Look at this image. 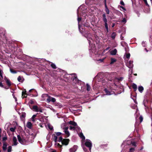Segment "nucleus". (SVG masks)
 I'll return each mask as SVG.
<instances>
[{"instance_id": "a211bd4d", "label": "nucleus", "mask_w": 152, "mask_h": 152, "mask_svg": "<svg viewBox=\"0 0 152 152\" xmlns=\"http://www.w3.org/2000/svg\"><path fill=\"white\" fill-rule=\"evenodd\" d=\"M103 20L104 22V24L107 23V20L106 18V15L105 14H104L103 15Z\"/></svg>"}, {"instance_id": "f8f14e48", "label": "nucleus", "mask_w": 152, "mask_h": 152, "mask_svg": "<svg viewBox=\"0 0 152 152\" xmlns=\"http://www.w3.org/2000/svg\"><path fill=\"white\" fill-rule=\"evenodd\" d=\"M77 147L76 145H74L72 148L70 149V152H75L77 150Z\"/></svg>"}, {"instance_id": "7c9ffc66", "label": "nucleus", "mask_w": 152, "mask_h": 152, "mask_svg": "<svg viewBox=\"0 0 152 152\" xmlns=\"http://www.w3.org/2000/svg\"><path fill=\"white\" fill-rule=\"evenodd\" d=\"M105 27L107 32H109L108 27V26L107 23L104 24Z\"/></svg>"}, {"instance_id": "69168bd1", "label": "nucleus", "mask_w": 152, "mask_h": 152, "mask_svg": "<svg viewBox=\"0 0 152 152\" xmlns=\"http://www.w3.org/2000/svg\"><path fill=\"white\" fill-rule=\"evenodd\" d=\"M121 7L122 9L123 10H126V9L123 7Z\"/></svg>"}, {"instance_id": "603ef678", "label": "nucleus", "mask_w": 152, "mask_h": 152, "mask_svg": "<svg viewBox=\"0 0 152 152\" xmlns=\"http://www.w3.org/2000/svg\"><path fill=\"white\" fill-rule=\"evenodd\" d=\"M61 134V133L60 132H57L56 133V135L57 136H59Z\"/></svg>"}, {"instance_id": "37998d69", "label": "nucleus", "mask_w": 152, "mask_h": 152, "mask_svg": "<svg viewBox=\"0 0 152 152\" xmlns=\"http://www.w3.org/2000/svg\"><path fill=\"white\" fill-rule=\"evenodd\" d=\"M105 58H104L102 59H99L98 60H97V61H100L101 62H102L105 59Z\"/></svg>"}, {"instance_id": "7ed1b4c3", "label": "nucleus", "mask_w": 152, "mask_h": 152, "mask_svg": "<svg viewBox=\"0 0 152 152\" xmlns=\"http://www.w3.org/2000/svg\"><path fill=\"white\" fill-rule=\"evenodd\" d=\"M69 140L68 139H63L62 137H60L58 140V142H61L62 144L66 145H68Z\"/></svg>"}, {"instance_id": "b1692460", "label": "nucleus", "mask_w": 152, "mask_h": 152, "mask_svg": "<svg viewBox=\"0 0 152 152\" xmlns=\"http://www.w3.org/2000/svg\"><path fill=\"white\" fill-rule=\"evenodd\" d=\"M116 36V33L114 32H113L112 34L111 37L113 39H114L115 38Z\"/></svg>"}, {"instance_id": "0eeeda50", "label": "nucleus", "mask_w": 152, "mask_h": 152, "mask_svg": "<svg viewBox=\"0 0 152 152\" xmlns=\"http://www.w3.org/2000/svg\"><path fill=\"white\" fill-rule=\"evenodd\" d=\"M104 91L105 93H106V95H110L113 94L111 89L109 88H105Z\"/></svg>"}, {"instance_id": "6e6d98bb", "label": "nucleus", "mask_w": 152, "mask_h": 152, "mask_svg": "<svg viewBox=\"0 0 152 152\" xmlns=\"http://www.w3.org/2000/svg\"><path fill=\"white\" fill-rule=\"evenodd\" d=\"M44 125L43 124L40 123L39 124V126L41 127H43Z\"/></svg>"}, {"instance_id": "f3484780", "label": "nucleus", "mask_w": 152, "mask_h": 152, "mask_svg": "<svg viewBox=\"0 0 152 152\" xmlns=\"http://www.w3.org/2000/svg\"><path fill=\"white\" fill-rule=\"evenodd\" d=\"M37 115H34L32 116V117L31 118V121L33 122H34L35 121H37V120H38V119H36L35 118V117L37 116Z\"/></svg>"}, {"instance_id": "052dcab7", "label": "nucleus", "mask_w": 152, "mask_h": 152, "mask_svg": "<svg viewBox=\"0 0 152 152\" xmlns=\"http://www.w3.org/2000/svg\"><path fill=\"white\" fill-rule=\"evenodd\" d=\"M109 48V47L107 48V49H105L103 51V53H104L105 52V50H108Z\"/></svg>"}, {"instance_id": "c756f323", "label": "nucleus", "mask_w": 152, "mask_h": 152, "mask_svg": "<svg viewBox=\"0 0 152 152\" xmlns=\"http://www.w3.org/2000/svg\"><path fill=\"white\" fill-rule=\"evenodd\" d=\"M6 82L7 84V85L9 86H11V83L10 82V81L8 79V80H7V81H6Z\"/></svg>"}, {"instance_id": "2f4dec72", "label": "nucleus", "mask_w": 152, "mask_h": 152, "mask_svg": "<svg viewBox=\"0 0 152 152\" xmlns=\"http://www.w3.org/2000/svg\"><path fill=\"white\" fill-rule=\"evenodd\" d=\"M10 71L11 73L13 74H16L17 73V72L16 71H14L13 69H10Z\"/></svg>"}, {"instance_id": "412c9836", "label": "nucleus", "mask_w": 152, "mask_h": 152, "mask_svg": "<svg viewBox=\"0 0 152 152\" xmlns=\"http://www.w3.org/2000/svg\"><path fill=\"white\" fill-rule=\"evenodd\" d=\"M69 124H71L74 126H77V123L75 122L70 121L69 122Z\"/></svg>"}, {"instance_id": "680f3d73", "label": "nucleus", "mask_w": 152, "mask_h": 152, "mask_svg": "<svg viewBox=\"0 0 152 152\" xmlns=\"http://www.w3.org/2000/svg\"><path fill=\"white\" fill-rule=\"evenodd\" d=\"M105 9L108 8V7H107V6L106 3V0H105Z\"/></svg>"}, {"instance_id": "ea45409f", "label": "nucleus", "mask_w": 152, "mask_h": 152, "mask_svg": "<svg viewBox=\"0 0 152 152\" xmlns=\"http://www.w3.org/2000/svg\"><path fill=\"white\" fill-rule=\"evenodd\" d=\"M105 11L107 14H109L110 13V11L108 8L105 9Z\"/></svg>"}, {"instance_id": "aec40b11", "label": "nucleus", "mask_w": 152, "mask_h": 152, "mask_svg": "<svg viewBox=\"0 0 152 152\" xmlns=\"http://www.w3.org/2000/svg\"><path fill=\"white\" fill-rule=\"evenodd\" d=\"M132 87L134 89V91H136L137 89V85L135 83H133L132 85Z\"/></svg>"}, {"instance_id": "bf43d9fd", "label": "nucleus", "mask_w": 152, "mask_h": 152, "mask_svg": "<svg viewBox=\"0 0 152 152\" xmlns=\"http://www.w3.org/2000/svg\"><path fill=\"white\" fill-rule=\"evenodd\" d=\"M50 152H56V151L55 150H52Z\"/></svg>"}, {"instance_id": "4c0bfd02", "label": "nucleus", "mask_w": 152, "mask_h": 152, "mask_svg": "<svg viewBox=\"0 0 152 152\" xmlns=\"http://www.w3.org/2000/svg\"><path fill=\"white\" fill-rule=\"evenodd\" d=\"M57 139L58 137L56 136H55L54 137L53 139L55 142H56L57 141H58V140H57Z\"/></svg>"}, {"instance_id": "8fccbe9b", "label": "nucleus", "mask_w": 152, "mask_h": 152, "mask_svg": "<svg viewBox=\"0 0 152 152\" xmlns=\"http://www.w3.org/2000/svg\"><path fill=\"white\" fill-rule=\"evenodd\" d=\"M142 44L143 47H145L146 46V44L145 42H142Z\"/></svg>"}, {"instance_id": "cd10ccee", "label": "nucleus", "mask_w": 152, "mask_h": 152, "mask_svg": "<svg viewBox=\"0 0 152 152\" xmlns=\"http://www.w3.org/2000/svg\"><path fill=\"white\" fill-rule=\"evenodd\" d=\"M86 86H87V90L88 91H90V86H89V85L87 83L86 84Z\"/></svg>"}, {"instance_id": "393cba45", "label": "nucleus", "mask_w": 152, "mask_h": 152, "mask_svg": "<svg viewBox=\"0 0 152 152\" xmlns=\"http://www.w3.org/2000/svg\"><path fill=\"white\" fill-rule=\"evenodd\" d=\"M116 59L114 58H111V62H110V64H113L114 63L116 62Z\"/></svg>"}, {"instance_id": "dca6fc26", "label": "nucleus", "mask_w": 152, "mask_h": 152, "mask_svg": "<svg viewBox=\"0 0 152 152\" xmlns=\"http://www.w3.org/2000/svg\"><path fill=\"white\" fill-rule=\"evenodd\" d=\"M43 96H48V98L47 99V101L48 102H49L51 101L50 97L48 96L47 94H44L42 95V97Z\"/></svg>"}, {"instance_id": "79ce46f5", "label": "nucleus", "mask_w": 152, "mask_h": 152, "mask_svg": "<svg viewBox=\"0 0 152 152\" xmlns=\"http://www.w3.org/2000/svg\"><path fill=\"white\" fill-rule=\"evenodd\" d=\"M131 144L133 146H134L135 147L136 146V142H131Z\"/></svg>"}, {"instance_id": "20e7f679", "label": "nucleus", "mask_w": 152, "mask_h": 152, "mask_svg": "<svg viewBox=\"0 0 152 152\" xmlns=\"http://www.w3.org/2000/svg\"><path fill=\"white\" fill-rule=\"evenodd\" d=\"M85 145L86 147L89 148V150L91 151L92 146V143L91 140H86Z\"/></svg>"}, {"instance_id": "c9c22d12", "label": "nucleus", "mask_w": 152, "mask_h": 152, "mask_svg": "<svg viewBox=\"0 0 152 152\" xmlns=\"http://www.w3.org/2000/svg\"><path fill=\"white\" fill-rule=\"evenodd\" d=\"M26 91H25V92L23 91L22 92V96H23V98H25V97H26L25 96H24V95H26V94H26Z\"/></svg>"}, {"instance_id": "e2e57ef3", "label": "nucleus", "mask_w": 152, "mask_h": 152, "mask_svg": "<svg viewBox=\"0 0 152 152\" xmlns=\"http://www.w3.org/2000/svg\"><path fill=\"white\" fill-rule=\"evenodd\" d=\"M4 80L6 81H7V80H8V79L6 76H5L4 77Z\"/></svg>"}, {"instance_id": "5701e85b", "label": "nucleus", "mask_w": 152, "mask_h": 152, "mask_svg": "<svg viewBox=\"0 0 152 152\" xmlns=\"http://www.w3.org/2000/svg\"><path fill=\"white\" fill-rule=\"evenodd\" d=\"M26 126L28 128L31 129L32 126V124L30 122H28L27 123Z\"/></svg>"}, {"instance_id": "c03bdc74", "label": "nucleus", "mask_w": 152, "mask_h": 152, "mask_svg": "<svg viewBox=\"0 0 152 152\" xmlns=\"http://www.w3.org/2000/svg\"><path fill=\"white\" fill-rule=\"evenodd\" d=\"M75 127L74 126H70L69 129L70 130H74L75 129Z\"/></svg>"}, {"instance_id": "09e8293b", "label": "nucleus", "mask_w": 152, "mask_h": 152, "mask_svg": "<svg viewBox=\"0 0 152 152\" xmlns=\"http://www.w3.org/2000/svg\"><path fill=\"white\" fill-rule=\"evenodd\" d=\"M129 74H130V75L132 74V73L133 72H132V69H130L129 70Z\"/></svg>"}, {"instance_id": "1a4fd4ad", "label": "nucleus", "mask_w": 152, "mask_h": 152, "mask_svg": "<svg viewBox=\"0 0 152 152\" xmlns=\"http://www.w3.org/2000/svg\"><path fill=\"white\" fill-rule=\"evenodd\" d=\"M47 117H43L42 118H41L39 119V121H40L41 122H42L44 124H45L47 122H48V119H47Z\"/></svg>"}, {"instance_id": "338daca9", "label": "nucleus", "mask_w": 152, "mask_h": 152, "mask_svg": "<svg viewBox=\"0 0 152 152\" xmlns=\"http://www.w3.org/2000/svg\"><path fill=\"white\" fill-rule=\"evenodd\" d=\"M11 92L12 93V94H14V90L12 89V90L11 91Z\"/></svg>"}, {"instance_id": "f704fd0d", "label": "nucleus", "mask_w": 152, "mask_h": 152, "mask_svg": "<svg viewBox=\"0 0 152 152\" xmlns=\"http://www.w3.org/2000/svg\"><path fill=\"white\" fill-rule=\"evenodd\" d=\"M87 39L89 41V44L90 45V46L91 45V44H92V41H91L92 40V39H91L90 40V38H87Z\"/></svg>"}, {"instance_id": "e433bc0d", "label": "nucleus", "mask_w": 152, "mask_h": 152, "mask_svg": "<svg viewBox=\"0 0 152 152\" xmlns=\"http://www.w3.org/2000/svg\"><path fill=\"white\" fill-rule=\"evenodd\" d=\"M130 56V54L129 53L126 54V57L127 58L129 59Z\"/></svg>"}, {"instance_id": "bb28decb", "label": "nucleus", "mask_w": 152, "mask_h": 152, "mask_svg": "<svg viewBox=\"0 0 152 152\" xmlns=\"http://www.w3.org/2000/svg\"><path fill=\"white\" fill-rule=\"evenodd\" d=\"M16 128V127H11L10 129V130L12 132H14L15 131Z\"/></svg>"}, {"instance_id": "de8ad7c7", "label": "nucleus", "mask_w": 152, "mask_h": 152, "mask_svg": "<svg viewBox=\"0 0 152 152\" xmlns=\"http://www.w3.org/2000/svg\"><path fill=\"white\" fill-rule=\"evenodd\" d=\"M18 81L20 82L21 81V78L20 76H19L18 77Z\"/></svg>"}, {"instance_id": "5fc2aeb1", "label": "nucleus", "mask_w": 152, "mask_h": 152, "mask_svg": "<svg viewBox=\"0 0 152 152\" xmlns=\"http://www.w3.org/2000/svg\"><path fill=\"white\" fill-rule=\"evenodd\" d=\"M144 2H145V5L147 6H148V7L149 6V5H148V3H147V0L145 1H144Z\"/></svg>"}, {"instance_id": "864d4df0", "label": "nucleus", "mask_w": 152, "mask_h": 152, "mask_svg": "<svg viewBox=\"0 0 152 152\" xmlns=\"http://www.w3.org/2000/svg\"><path fill=\"white\" fill-rule=\"evenodd\" d=\"M7 139V137H3L2 140L3 141H5Z\"/></svg>"}, {"instance_id": "a878e982", "label": "nucleus", "mask_w": 152, "mask_h": 152, "mask_svg": "<svg viewBox=\"0 0 152 152\" xmlns=\"http://www.w3.org/2000/svg\"><path fill=\"white\" fill-rule=\"evenodd\" d=\"M51 67L53 69H56V66L55 64L52 63L51 64Z\"/></svg>"}, {"instance_id": "774afa93", "label": "nucleus", "mask_w": 152, "mask_h": 152, "mask_svg": "<svg viewBox=\"0 0 152 152\" xmlns=\"http://www.w3.org/2000/svg\"><path fill=\"white\" fill-rule=\"evenodd\" d=\"M83 149L84 151H86V149L84 147H83Z\"/></svg>"}, {"instance_id": "4be33fe9", "label": "nucleus", "mask_w": 152, "mask_h": 152, "mask_svg": "<svg viewBox=\"0 0 152 152\" xmlns=\"http://www.w3.org/2000/svg\"><path fill=\"white\" fill-rule=\"evenodd\" d=\"M79 136L82 139V140H85V136L83 135V134L81 132L79 134Z\"/></svg>"}, {"instance_id": "473e14b6", "label": "nucleus", "mask_w": 152, "mask_h": 152, "mask_svg": "<svg viewBox=\"0 0 152 152\" xmlns=\"http://www.w3.org/2000/svg\"><path fill=\"white\" fill-rule=\"evenodd\" d=\"M47 126L50 130H52L53 129V127L50 124H48Z\"/></svg>"}, {"instance_id": "6ab92c4d", "label": "nucleus", "mask_w": 152, "mask_h": 152, "mask_svg": "<svg viewBox=\"0 0 152 152\" xmlns=\"http://www.w3.org/2000/svg\"><path fill=\"white\" fill-rule=\"evenodd\" d=\"M138 90L140 93H142L143 91L144 88L142 86H140L138 87Z\"/></svg>"}, {"instance_id": "a18cd8bd", "label": "nucleus", "mask_w": 152, "mask_h": 152, "mask_svg": "<svg viewBox=\"0 0 152 152\" xmlns=\"http://www.w3.org/2000/svg\"><path fill=\"white\" fill-rule=\"evenodd\" d=\"M116 79L118 80H119H119H123V77H119V78H117Z\"/></svg>"}, {"instance_id": "4d7b16f0", "label": "nucleus", "mask_w": 152, "mask_h": 152, "mask_svg": "<svg viewBox=\"0 0 152 152\" xmlns=\"http://www.w3.org/2000/svg\"><path fill=\"white\" fill-rule=\"evenodd\" d=\"M55 145H57L59 147L61 148V146L60 145L59 143H55Z\"/></svg>"}, {"instance_id": "2eb2a0df", "label": "nucleus", "mask_w": 152, "mask_h": 152, "mask_svg": "<svg viewBox=\"0 0 152 152\" xmlns=\"http://www.w3.org/2000/svg\"><path fill=\"white\" fill-rule=\"evenodd\" d=\"M117 53V50L116 49H114L113 50H112L110 52V54L112 55H115Z\"/></svg>"}, {"instance_id": "c85d7f7f", "label": "nucleus", "mask_w": 152, "mask_h": 152, "mask_svg": "<svg viewBox=\"0 0 152 152\" xmlns=\"http://www.w3.org/2000/svg\"><path fill=\"white\" fill-rule=\"evenodd\" d=\"M12 147L11 146H8L7 149V152H11L12 151Z\"/></svg>"}, {"instance_id": "0e129e2a", "label": "nucleus", "mask_w": 152, "mask_h": 152, "mask_svg": "<svg viewBox=\"0 0 152 152\" xmlns=\"http://www.w3.org/2000/svg\"><path fill=\"white\" fill-rule=\"evenodd\" d=\"M0 86L1 87H3V85L1 82H0Z\"/></svg>"}, {"instance_id": "f03ea898", "label": "nucleus", "mask_w": 152, "mask_h": 152, "mask_svg": "<svg viewBox=\"0 0 152 152\" xmlns=\"http://www.w3.org/2000/svg\"><path fill=\"white\" fill-rule=\"evenodd\" d=\"M91 48L89 49L90 55L93 57L95 56L98 54L97 52H96L95 45H92Z\"/></svg>"}, {"instance_id": "9d476101", "label": "nucleus", "mask_w": 152, "mask_h": 152, "mask_svg": "<svg viewBox=\"0 0 152 152\" xmlns=\"http://www.w3.org/2000/svg\"><path fill=\"white\" fill-rule=\"evenodd\" d=\"M69 75H72L73 77V79L74 80L75 79H76L77 77L76 75L75 74L73 73L71 74H66L64 76V78H66L68 79V77L67 76Z\"/></svg>"}, {"instance_id": "3c124183", "label": "nucleus", "mask_w": 152, "mask_h": 152, "mask_svg": "<svg viewBox=\"0 0 152 152\" xmlns=\"http://www.w3.org/2000/svg\"><path fill=\"white\" fill-rule=\"evenodd\" d=\"M126 22V20L125 19V18H124L122 20V22H123L124 23H125Z\"/></svg>"}, {"instance_id": "ddd939ff", "label": "nucleus", "mask_w": 152, "mask_h": 152, "mask_svg": "<svg viewBox=\"0 0 152 152\" xmlns=\"http://www.w3.org/2000/svg\"><path fill=\"white\" fill-rule=\"evenodd\" d=\"M7 146V143L6 142H3V146L2 147V149L4 151H6Z\"/></svg>"}, {"instance_id": "f257e3e1", "label": "nucleus", "mask_w": 152, "mask_h": 152, "mask_svg": "<svg viewBox=\"0 0 152 152\" xmlns=\"http://www.w3.org/2000/svg\"><path fill=\"white\" fill-rule=\"evenodd\" d=\"M82 7V6H80L78 8L77 10V14L78 16L77 18V21L78 22V28L80 32L81 33L83 34L84 32V30L81 27V26L79 24V22L81 20V18H79L78 17V14L79 13V12L80 11V9H81Z\"/></svg>"}, {"instance_id": "58836bf2", "label": "nucleus", "mask_w": 152, "mask_h": 152, "mask_svg": "<svg viewBox=\"0 0 152 152\" xmlns=\"http://www.w3.org/2000/svg\"><path fill=\"white\" fill-rule=\"evenodd\" d=\"M135 150L134 148H131L129 149V152H133Z\"/></svg>"}, {"instance_id": "423d86ee", "label": "nucleus", "mask_w": 152, "mask_h": 152, "mask_svg": "<svg viewBox=\"0 0 152 152\" xmlns=\"http://www.w3.org/2000/svg\"><path fill=\"white\" fill-rule=\"evenodd\" d=\"M33 110L36 112H39L41 113L42 112V110L41 107H38L37 106L34 105L33 106L32 109Z\"/></svg>"}, {"instance_id": "a19ab883", "label": "nucleus", "mask_w": 152, "mask_h": 152, "mask_svg": "<svg viewBox=\"0 0 152 152\" xmlns=\"http://www.w3.org/2000/svg\"><path fill=\"white\" fill-rule=\"evenodd\" d=\"M139 119L140 120V122H141L142 121L143 119V118L142 116H140L139 117Z\"/></svg>"}, {"instance_id": "39448f33", "label": "nucleus", "mask_w": 152, "mask_h": 152, "mask_svg": "<svg viewBox=\"0 0 152 152\" xmlns=\"http://www.w3.org/2000/svg\"><path fill=\"white\" fill-rule=\"evenodd\" d=\"M17 137L18 140L20 143L23 145H25L26 144V141L25 139L21 137L19 135H18Z\"/></svg>"}, {"instance_id": "49530a36", "label": "nucleus", "mask_w": 152, "mask_h": 152, "mask_svg": "<svg viewBox=\"0 0 152 152\" xmlns=\"http://www.w3.org/2000/svg\"><path fill=\"white\" fill-rule=\"evenodd\" d=\"M51 101L52 102H54L56 101V99L55 98L52 97L51 99Z\"/></svg>"}, {"instance_id": "4468645a", "label": "nucleus", "mask_w": 152, "mask_h": 152, "mask_svg": "<svg viewBox=\"0 0 152 152\" xmlns=\"http://www.w3.org/2000/svg\"><path fill=\"white\" fill-rule=\"evenodd\" d=\"M13 144L12 145H16L18 144V142H17V138L15 137H14L13 138Z\"/></svg>"}, {"instance_id": "13d9d810", "label": "nucleus", "mask_w": 152, "mask_h": 152, "mask_svg": "<svg viewBox=\"0 0 152 152\" xmlns=\"http://www.w3.org/2000/svg\"><path fill=\"white\" fill-rule=\"evenodd\" d=\"M120 4L121 5H124V2L122 1H120Z\"/></svg>"}, {"instance_id": "6e6552de", "label": "nucleus", "mask_w": 152, "mask_h": 152, "mask_svg": "<svg viewBox=\"0 0 152 152\" xmlns=\"http://www.w3.org/2000/svg\"><path fill=\"white\" fill-rule=\"evenodd\" d=\"M133 61H129L126 63V66L129 68H132L133 67Z\"/></svg>"}, {"instance_id": "9b49d317", "label": "nucleus", "mask_w": 152, "mask_h": 152, "mask_svg": "<svg viewBox=\"0 0 152 152\" xmlns=\"http://www.w3.org/2000/svg\"><path fill=\"white\" fill-rule=\"evenodd\" d=\"M64 129V131L65 134L66 135L67 137H68L70 135L68 131V127H66L63 128Z\"/></svg>"}, {"instance_id": "72a5a7b5", "label": "nucleus", "mask_w": 152, "mask_h": 152, "mask_svg": "<svg viewBox=\"0 0 152 152\" xmlns=\"http://www.w3.org/2000/svg\"><path fill=\"white\" fill-rule=\"evenodd\" d=\"M26 116V113H22L21 117L22 118H24Z\"/></svg>"}]
</instances>
